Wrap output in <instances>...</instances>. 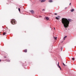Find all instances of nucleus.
<instances>
[{
  "label": "nucleus",
  "mask_w": 76,
  "mask_h": 76,
  "mask_svg": "<svg viewBox=\"0 0 76 76\" xmlns=\"http://www.w3.org/2000/svg\"><path fill=\"white\" fill-rule=\"evenodd\" d=\"M74 11V10L73 9H72V10H71V12H73Z\"/></svg>",
  "instance_id": "f8f14e48"
},
{
  "label": "nucleus",
  "mask_w": 76,
  "mask_h": 76,
  "mask_svg": "<svg viewBox=\"0 0 76 76\" xmlns=\"http://www.w3.org/2000/svg\"><path fill=\"white\" fill-rule=\"evenodd\" d=\"M54 39H55L56 40H57V38L56 37H54Z\"/></svg>",
  "instance_id": "6e6552de"
},
{
  "label": "nucleus",
  "mask_w": 76,
  "mask_h": 76,
  "mask_svg": "<svg viewBox=\"0 0 76 76\" xmlns=\"http://www.w3.org/2000/svg\"><path fill=\"white\" fill-rule=\"evenodd\" d=\"M67 38V36H65V37H64V40L65 39H64L65 38Z\"/></svg>",
  "instance_id": "ddd939ff"
},
{
  "label": "nucleus",
  "mask_w": 76,
  "mask_h": 76,
  "mask_svg": "<svg viewBox=\"0 0 76 76\" xmlns=\"http://www.w3.org/2000/svg\"><path fill=\"white\" fill-rule=\"evenodd\" d=\"M54 15H57V13H55Z\"/></svg>",
  "instance_id": "a211bd4d"
},
{
  "label": "nucleus",
  "mask_w": 76,
  "mask_h": 76,
  "mask_svg": "<svg viewBox=\"0 0 76 76\" xmlns=\"http://www.w3.org/2000/svg\"><path fill=\"white\" fill-rule=\"evenodd\" d=\"M42 2H44V1H45V0H42L41 1Z\"/></svg>",
  "instance_id": "9d476101"
},
{
  "label": "nucleus",
  "mask_w": 76,
  "mask_h": 76,
  "mask_svg": "<svg viewBox=\"0 0 76 76\" xmlns=\"http://www.w3.org/2000/svg\"><path fill=\"white\" fill-rule=\"evenodd\" d=\"M42 11H45V9H43Z\"/></svg>",
  "instance_id": "f3484780"
},
{
  "label": "nucleus",
  "mask_w": 76,
  "mask_h": 76,
  "mask_svg": "<svg viewBox=\"0 0 76 76\" xmlns=\"http://www.w3.org/2000/svg\"><path fill=\"white\" fill-rule=\"evenodd\" d=\"M72 60H75V58H72Z\"/></svg>",
  "instance_id": "dca6fc26"
},
{
  "label": "nucleus",
  "mask_w": 76,
  "mask_h": 76,
  "mask_svg": "<svg viewBox=\"0 0 76 76\" xmlns=\"http://www.w3.org/2000/svg\"><path fill=\"white\" fill-rule=\"evenodd\" d=\"M69 22H71V19H69L67 20L66 18H62L61 22L62 24L64 25V26L65 28H67L69 26V25L70 23Z\"/></svg>",
  "instance_id": "f257e3e1"
},
{
  "label": "nucleus",
  "mask_w": 76,
  "mask_h": 76,
  "mask_svg": "<svg viewBox=\"0 0 76 76\" xmlns=\"http://www.w3.org/2000/svg\"><path fill=\"white\" fill-rule=\"evenodd\" d=\"M18 10L19 12H20V8H19L18 9Z\"/></svg>",
  "instance_id": "4468645a"
},
{
  "label": "nucleus",
  "mask_w": 76,
  "mask_h": 76,
  "mask_svg": "<svg viewBox=\"0 0 76 76\" xmlns=\"http://www.w3.org/2000/svg\"><path fill=\"white\" fill-rule=\"evenodd\" d=\"M46 19H47V20H49V18L48 17H46Z\"/></svg>",
  "instance_id": "1a4fd4ad"
},
{
  "label": "nucleus",
  "mask_w": 76,
  "mask_h": 76,
  "mask_svg": "<svg viewBox=\"0 0 76 76\" xmlns=\"http://www.w3.org/2000/svg\"><path fill=\"white\" fill-rule=\"evenodd\" d=\"M6 28H7V29H8V28H7V27Z\"/></svg>",
  "instance_id": "4be33fe9"
},
{
  "label": "nucleus",
  "mask_w": 76,
  "mask_h": 76,
  "mask_svg": "<svg viewBox=\"0 0 76 76\" xmlns=\"http://www.w3.org/2000/svg\"><path fill=\"white\" fill-rule=\"evenodd\" d=\"M11 23L12 25H15V20H12L11 21Z\"/></svg>",
  "instance_id": "f03ea898"
},
{
  "label": "nucleus",
  "mask_w": 76,
  "mask_h": 76,
  "mask_svg": "<svg viewBox=\"0 0 76 76\" xmlns=\"http://www.w3.org/2000/svg\"><path fill=\"white\" fill-rule=\"evenodd\" d=\"M54 29H55V28H54Z\"/></svg>",
  "instance_id": "b1692460"
},
{
  "label": "nucleus",
  "mask_w": 76,
  "mask_h": 76,
  "mask_svg": "<svg viewBox=\"0 0 76 76\" xmlns=\"http://www.w3.org/2000/svg\"><path fill=\"white\" fill-rule=\"evenodd\" d=\"M24 52L25 53H27V50L25 49L24 50Z\"/></svg>",
  "instance_id": "20e7f679"
},
{
  "label": "nucleus",
  "mask_w": 76,
  "mask_h": 76,
  "mask_svg": "<svg viewBox=\"0 0 76 76\" xmlns=\"http://www.w3.org/2000/svg\"><path fill=\"white\" fill-rule=\"evenodd\" d=\"M6 34V33L4 32L3 33V35H5Z\"/></svg>",
  "instance_id": "423d86ee"
},
{
  "label": "nucleus",
  "mask_w": 76,
  "mask_h": 76,
  "mask_svg": "<svg viewBox=\"0 0 76 76\" xmlns=\"http://www.w3.org/2000/svg\"><path fill=\"white\" fill-rule=\"evenodd\" d=\"M69 5H71V3H70L69 4Z\"/></svg>",
  "instance_id": "6ab92c4d"
},
{
  "label": "nucleus",
  "mask_w": 76,
  "mask_h": 76,
  "mask_svg": "<svg viewBox=\"0 0 76 76\" xmlns=\"http://www.w3.org/2000/svg\"><path fill=\"white\" fill-rule=\"evenodd\" d=\"M30 12H31V13H34V11L33 10H31L30 11Z\"/></svg>",
  "instance_id": "7ed1b4c3"
},
{
  "label": "nucleus",
  "mask_w": 76,
  "mask_h": 76,
  "mask_svg": "<svg viewBox=\"0 0 76 76\" xmlns=\"http://www.w3.org/2000/svg\"><path fill=\"white\" fill-rule=\"evenodd\" d=\"M63 64L64 65V66H66V65H65V64H64V63H63Z\"/></svg>",
  "instance_id": "2eb2a0df"
},
{
  "label": "nucleus",
  "mask_w": 76,
  "mask_h": 76,
  "mask_svg": "<svg viewBox=\"0 0 76 76\" xmlns=\"http://www.w3.org/2000/svg\"><path fill=\"white\" fill-rule=\"evenodd\" d=\"M4 58H6V56L4 57Z\"/></svg>",
  "instance_id": "aec40b11"
},
{
  "label": "nucleus",
  "mask_w": 76,
  "mask_h": 76,
  "mask_svg": "<svg viewBox=\"0 0 76 76\" xmlns=\"http://www.w3.org/2000/svg\"><path fill=\"white\" fill-rule=\"evenodd\" d=\"M56 19H57V20H59V18H58V17H56Z\"/></svg>",
  "instance_id": "9b49d317"
},
{
  "label": "nucleus",
  "mask_w": 76,
  "mask_h": 76,
  "mask_svg": "<svg viewBox=\"0 0 76 76\" xmlns=\"http://www.w3.org/2000/svg\"><path fill=\"white\" fill-rule=\"evenodd\" d=\"M0 62H1V60L0 59Z\"/></svg>",
  "instance_id": "412c9836"
},
{
  "label": "nucleus",
  "mask_w": 76,
  "mask_h": 76,
  "mask_svg": "<svg viewBox=\"0 0 76 76\" xmlns=\"http://www.w3.org/2000/svg\"><path fill=\"white\" fill-rule=\"evenodd\" d=\"M59 64V62H58V66L59 67V68H60V70H61V67H60V66H59V65H58Z\"/></svg>",
  "instance_id": "39448f33"
},
{
  "label": "nucleus",
  "mask_w": 76,
  "mask_h": 76,
  "mask_svg": "<svg viewBox=\"0 0 76 76\" xmlns=\"http://www.w3.org/2000/svg\"><path fill=\"white\" fill-rule=\"evenodd\" d=\"M49 2H50V3H51V2H53V1L51 0H49L48 1Z\"/></svg>",
  "instance_id": "0eeeda50"
},
{
  "label": "nucleus",
  "mask_w": 76,
  "mask_h": 76,
  "mask_svg": "<svg viewBox=\"0 0 76 76\" xmlns=\"http://www.w3.org/2000/svg\"><path fill=\"white\" fill-rule=\"evenodd\" d=\"M66 8H67L66 7L65 8V9H66Z\"/></svg>",
  "instance_id": "5701e85b"
}]
</instances>
